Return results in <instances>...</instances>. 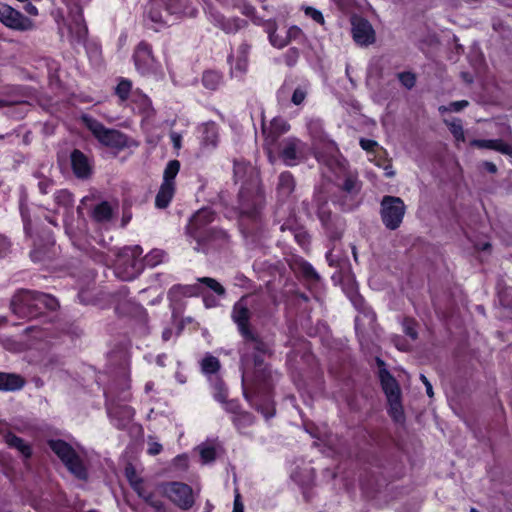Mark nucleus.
I'll list each match as a JSON object with an SVG mask.
<instances>
[{
	"instance_id": "f257e3e1",
	"label": "nucleus",
	"mask_w": 512,
	"mask_h": 512,
	"mask_svg": "<svg viewBox=\"0 0 512 512\" xmlns=\"http://www.w3.org/2000/svg\"><path fill=\"white\" fill-rule=\"evenodd\" d=\"M232 318L244 337L242 349V383L264 380L265 366L263 356L268 352V346L255 336L249 329L250 311L247 298L242 297L235 303Z\"/></svg>"
},
{
	"instance_id": "f03ea898",
	"label": "nucleus",
	"mask_w": 512,
	"mask_h": 512,
	"mask_svg": "<svg viewBox=\"0 0 512 512\" xmlns=\"http://www.w3.org/2000/svg\"><path fill=\"white\" fill-rule=\"evenodd\" d=\"M57 307L58 301L55 297L30 290H19L10 303L12 313L22 319H32L45 309L55 310Z\"/></svg>"
},
{
	"instance_id": "7ed1b4c3",
	"label": "nucleus",
	"mask_w": 512,
	"mask_h": 512,
	"mask_svg": "<svg viewBox=\"0 0 512 512\" xmlns=\"http://www.w3.org/2000/svg\"><path fill=\"white\" fill-rule=\"evenodd\" d=\"M196 7L191 0H150L148 17L158 25H170L181 16L194 17Z\"/></svg>"
},
{
	"instance_id": "20e7f679",
	"label": "nucleus",
	"mask_w": 512,
	"mask_h": 512,
	"mask_svg": "<svg viewBox=\"0 0 512 512\" xmlns=\"http://www.w3.org/2000/svg\"><path fill=\"white\" fill-rule=\"evenodd\" d=\"M214 219L215 213L210 208L198 210L190 219L187 232L197 241V246L194 248L196 251H205L202 243L208 242L214 238L225 237L223 231L207 228Z\"/></svg>"
},
{
	"instance_id": "39448f33",
	"label": "nucleus",
	"mask_w": 512,
	"mask_h": 512,
	"mask_svg": "<svg viewBox=\"0 0 512 512\" xmlns=\"http://www.w3.org/2000/svg\"><path fill=\"white\" fill-rule=\"evenodd\" d=\"M82 120L94 137L106 147L122 150L131 146H137V143L129 139L125 134L115 129L106 128L102 123L91 117L83 116Z\"/></svg>"
},
{
	"instance_id": "423d86ee",
	"label": "nucleus",
	"mask_w": 512,
	"mask_h": 512,
	"mask_svg": "<svg viewBox=\"0 0 512 512\" xmlns=\"http://www.w3.org/2000/svg\"><path fill=\"white\" fill-rule=\"evenodd\" d=\"M140 246L126 247L118 254L115 273L121 280L129 281L134 279L142 270L138 257L142 254Z\"/></svg>"
},
{
	"instance_id": "0eeeda50",
	"label": "nucleus",
	"mask_w": 512,
	"mask_h": 512,
	"mask_svg": "<svg viewBox=\"0 0 512 512\" xmlns=\"http://www.w3.org/2000/svg\"><path fill=\"white\" fill-rule=\"evenodd\" d=\"M406 213V205L400 197L384 196L380 203V216L383 224L390 230L400 227Z\"/></svg>"
},
{
	"instance_id": "6e6552de",
	"label": "nucleus",
	"mask_w": 512,
	"mask_h": 512,
	"mask_svg": "<svg viewBox=\"0 0 512 512\" xmlns=\"http://www.w3.org/2000/svg\"><path fill=\"white\" fill-rule=\"evenodd\" d=\"M59 459L79 480L88 479V462L84 455L80 454L77 450H54Z\"/></svg>"
},
{
	"instance_id": "1a4fd4ad",
	"label": "nucleus",
	"mask_w": 512,
	"mask_h": 512,
	"mask_svg": "<svg viewBox=\"0 0 512 512\" xmlns=\"http://www.w3.org/2000/svg\"><path fill=\"white\" fill-rule=\"evenodd\" d=\"M165 495L179 508L188 510L194 505L192 488L181 482H169L163 485Z\"/></svg>"
},
{
	"instance_id": "9d476101",
	"label": "nucleus",
	"mask_w": 512,
	"mask_h": 512,
	"mask_svg": "<svg viewBox=\"0 0 512 512\" xmlns=\"http://www.w3.org/2000/svg\"><path fill=\"white\" fill-rule=\"evenodd\" d=\"M308 148L297 138H287L281 142L280 157L287 166H294L306 159Z\"/></svg>"
},
{
	"instance_id": "9b49d317",
	"label": "nucleus",
	"mask_w": 512,
	"mask_h": 512,
	"mask_svg": "<svg viewBox=\"0 0 512 512\" xmlns=\"http://www.w3.org/2000/svg\"><path fill=\"white\" fill-rule=\"evenodd\" d=\"M0 21L9 28L16 30H30L33 22L12 7L0 5Z\"/></svg>"
},
{
	"instance_id": "f8f14e48",
	"label": "nucleus",
	"mask_w": 512,
	"mask_h": 512,
	"mask_svg": "<svg viewBox=\"0 0 512 512\" xmlns=\"http://www.w3.org/2000/svg\"><path fill=\"white\" fill-rule=\"evenodd\" d=\"M134 62L136 69L142 75H147L156 71L157 63L152 55L151 47L145 43H140L134 53Z\"/></svg>"
},
{
	"instance_id": "ddd939ff",
	"label": "nucleus",
	"mask_w": 512,
	"mask_h": 512,
	"mask_svg": "<svg viewBox=\"0 0 512 512\" xmlns=\"http://www.w3.org/2000/svg\"><path fill=\"white\" fill-rule=\"evenodd\" d=\"M351 300L353 305L359 310V314L355 317L356 331H364L367 328L373 329L376 320L375 313L366 306L361 296L355 295Z\"/></svg>"
},
{
	"instance_id": "4468645a",
	"label": "nucleus",
	"mask_w": 512,
	"mask_h": 512,
	"mask_svg": "<svg viewBox=\"0 0 512 512\" xmlns=\"http://www.w3.org/2000/svg\"><path fill=\"white\" fill-rule=\"evenodd\" d=\"M352 35L359 45H368L374 42V30L371 24L363 18L352 19Z\"/></svg>"
},
{
	"instance_id": "2eb2a0df",
	"label": "nucleus",
	"mask_w": 512,
	"mask_h": 512,
	"mask_svg": "<svg viewBox=\"0 0 512 512\" xmlns=\"http://www.w3.org/2000/svg\"><path fill=\"white\" fill-rule=\"evenodd\" d=\"M207 15L212 24L226 33H235L246 24L245 21L238 18L226 19L222 14L212 8L207 11Z\"/></svg>"
},
{
	"instance_id": "dca6fc26",
	"label": "nucleus",
	"mask_w": 512,
	"mask_h": 512,
	"mask_svg": "<svg viewBox=\"0 0 512 512\" xmlns=\"http://www.w3.org/2000/svg\"><path fill=\"white\" fill-rule=\"evenodd\" d=\"M377 364L379 367V378L381 381L382 388L386 394L387 400L400 397L401 391L395 378L384 368V362L377 358Z\"/></svg>"
},
{
	"instance_id": "f3484780",
	"label": "nucleus",
	"mask_w": 512,
	"mask_h": 512,
	"mask_svg": "<svg viewBox=\"0 0 512 512\" xmlns=\"http://www.w3.org/2000/svg\"><path fill=\"white\" fill-rule=\"evenodd\" d=\"M70 158L73 173L77 178L85 179L91 175L92 164L84 153L79 150H74Z\"/></svg>"
},
{
	"instance_id": "a211bd4d",
	"label": "nucleus",
	"mask_w": 512,
	"mask_h": 512,
	"mask_svg": "<svg viewBox=\"0 0 512 512\" xmlns=\"http://www.w3.org/2000/svg\"><path fill=\"white\" fill-rule=\"evenodd\" d=\"M249 51L250 46L243 43L238 47L236 53L230 56L232 74L241 76L247 71Z\"/></svg>"
},
{
	"instance_id": "6ab92c4d",
	"label": "nucleus",
	"mask_w": 512,
	"mask_h": 512,
	"mask_svg": "<svg viewBox=\"0 0 512 512\" xmlns=\"http://www.w3.org/2000/svg\"><path fill=\"white\" fill-rule=\"evenodd\" d=\"M109 416L118 428L127 427L133 420L134 410L130 406H111L108 408Z\"/></svg>"
},
{
	"instance_id": "aec40b11",
	"label": "nucleus",
	"mask_w": 512,
	"mask_h": 512,
	"mask_svg": "<svg viewBox=\"0 0 512 512\" xmlns=\"http://www.w3.org/2000/svg\"><path fill=\"white\" fill-rule=\"evenodd\" d=\"M201 145L206 148H215L218 144V127L214 122L202 124L199 127Z\"/></svg>"
},
{
	"instance_id": "412c9836",
	"label": "nucleus",
	"mask_w": 512,
	"mask_h": 512,
	"mask_svg": "<svg viewBox=\"0 0 512 512\" xmlns=\"http://www.w3.org/2000/svg\"><path fill=\"white\" fill-rule=\"evenodd\" d=\"M470 145L478 148L495 150L505 155H512V144L504 142L501 139H474L470 142Z\"/></svg>"
},
{
	"instance_id": "4be33fe9",
	"label": "nucleus",
	"mask_w": 512,
	"mask_h": 512,
	"mask_svg": "<svg viewBox=\"0 0 512 512\" xmlns=\"http://www.w3.org/2000/svg\"><path fill=\"white\" fill-rule=\"evenodd\" d=\"M71 23L69 31L77 41H83L87 35V27L85 25L81 9L76 8L75 12L71 10Z\"/></svg>"
},
{
	"instance_id": "5701e85b",
	"label": "nucleus",
	"mask_w": 512,
	"mask_h": 512,
	"mask_svg": "<svg viewBox=\"0 0 512 512\" xmlns=\"http://www.w3.org/2000/svg\"><path fill=\"white\" fill-rule=\"evenodd\" d=\"M176 191V185L162 183L155 197V206L165 209L169 206Z\"/></svg>"
},
{
	"instance_id": "b1692460",
	"label": "nucleus",
	"mask_w": 512,
	"mask_h": 512,
	"mask_svg": "<svg viewBox=\"0 0 512 512\" xmlns=\"http://www.w3.org/2000/svg\"><path fill=\"white\" fill-rule=\"evenodd\" d=\"M131 104L134 110H137L139 113L144 114L145 117H149L153 113L152 103L150 99L146 95L138 91H134L132 93Z\"/></svg>"
},
{
	"instance_id": "393cba45",
	"label": "nucleus",
	"mask_w": 512,
	"mask_h": 512,
	"mask_svg": "<svg viewBox=\"0 0 512 512\" xmlns=\"http://www.w3.org/2000/svg\"><path fill=\"white\" fill-rule=\"evenodd\" d=\"M24 383V379L17 374L0 372V390H19L24 386Z\"/></svg>"
},
{
	"instance_id": "a878e982",
	"label": "nucleus",
	"mask_w": 512,
	"mask_h": 512,
	"mask_svg": "<svg viewBox=\"0 0 512 512\" xmlns=\"http://www.w3.org/2000/svg\"><path fill=\"white\" fill-rule=\"evenodd\" d=\"M134 491L141 497L149 506L154 508L157 512L164 509L163 502L151 491H147L141 483L139 486L133 488Z\"/></svg>"
},
{
	"instance_id": "bb28decb",
	"label": "nucleus",
	"mask_w": 512,
	"mask_h": 512,
	"mask_svg": "<svg viewBox=\"0 0 512 512\" xmlns=\"http://www.w3.org/2000/svg\"><path fill=\"white\" fill-rule=\"evenodd\" d=\"M295 183L289 172H283L279 176L277 191L280 197L287 198L294 190Z\"/></svg>"
},
{
	"instance_id": "cd10ccee",
	"label": "nucleus",
	"mask_w": 512,
	"mask_h": 512,
	"mask_svg": "<svg viewBox=\"0 0 512 512\" xmlns=\"http://www.w3.org/2000/svg\"><path fill=\"white\" fill-rule=\"evenodd\" d=\"M113 208L107 201H103L95 206L92 217L98 222H106L112 218Z\"/></svg>"
},
{
	"instance_id": "c85d7f7f",
	"label": "nucleus",
	"mask_w": 512,
	"mask_h": 512,
	"mask_svg": "<svg viewBox=\"0 0 512 512\" xmlns=\"http://www.w3.org/2000/svg\"><path fill=\"white\" fill-rule=\"evenodd\" d=\"M389 415L397 423H403L405 420L404 410L401 403V396L388 399Z\"/></svg>"
},
{
	"instance_id": "c756f323",
	"label": "nucleus",
	"mask_w": 512,
	"mask_h": 512,
	"mask_svg": "<svg viewBox=\"0 0 512 512\" xmlns=\"http://www.w3.org/2000/svg\"><path fill=\"white\" fill-rule=\"evenodd\" d=\"M180 170V162L178 160H171L167 163L163 172L162 183L175 184V178Z\"/></svg>"
},
{
	"instance_id": "7c9ffc66",
	"label": "nucleus",
	"mask_w": 512,
	"mask_h": 512,
	"mask_svg": "<svg viewBox=\"0 0 512 512\" xmlns=\"http://www.w3.org/2000/svg\"><path fill=\"white\" fill-rule=\"evenodd\" d=\"M201 369L205 375H215L220 369V362L216 357L208 355L201 361Z\"/></svg>"
},
{
	"instance_id": "2f4dec72",
	"label": "nucleus",
	"mask_w": 512,
	"mask_h": 512,
	"mask_svg": "<svg viewBox=\"0 0 512 512\" xmlns=\"http://www.w3.org/2000/svg\"><path fill=\"white\" fill-rule=\"evenodd\" d=\"M213 387L214 399L220 403H224L227 398V389L222 380L218 377L210 378Z\"/></svg>"
},
{
	"instance_id": "473e14b6",
	"label": "nucleus",
	"mask_w": 512,
	"mask_h": 512,
	"mask_svg": "<svg viewBox=\"0 0 512 512\" xmlns=\"http://www.w3.org/2000/svg\"><path fill=\"white\" fill-rule=\"evenodd\" d=\"M166 254L163 250L153 249L145 257L144 263L148 267H155L165 260Z\"/></svg>"
},
{
	"instance_id": "72a5a7b5",
	"label": "nucleus",
	"mask_w": 512,
	"mask_h": 512,
	"mask_svg": "<svg viewBox=\"0 0 512 512\" xmlns=\"http://www.w3.org/2000/svg\"><path fill=\"white\" fill-rule=\"evenodd\" d=\"M203 85L210 90H215L221 84V75L215 71H206L202 78Z\"/></svg>"
},
{
	"instance_id": "f704fd0d",
	"label": "nucleus",
	"mask_w": 512,
	"mask_h": 512,
	"mask_svg": "<svg viewBox=\"0 0 512 512\" xmlns=\"http://www.w3.org/2000/svg\"><path fill=\"white\" fill-rule=\"evenodd\" d=\"M342 189L349 194L358 193L361 189V183L358 180V177L354 174L347 175L342 185Z\"/></svg>"
},
{
	"instance_id": "c9c22d12",
	"label": "nucleus",
	"mask_w": 512,
	"mask_h": 512,
	"mask_svg": "<svg viewBox=\"0 0 512 512\" xmlns=\"http://www.w3.org/2000/svg\"><path fill=\"white\" fill-rule=\"evenodd\" d=\"M48 445L50 448H75L78 447V443L72 437L62 438H51L48 440Z\"/></svg>"
},
{
	"instance_id": "e433bc0d",
	"label": "nucleus",
	"mask_w": 512,
	"mask_h": 512,
	"mask_svg": "<svg viewBox=\"0 0 512 512\" xmlns=\"http://www.w3.org/2000/svg\"><path fill=\"white\" fill-rule=\"evenodd\" d=\"M290 129V125L282 118H274L270 124V132L274 134V138L286 133Z\"/></svg>"
},
{
	"instance_id": "4c0bfd02",
	"label": "nucleus",
	"mask_w": 512,
	"mask_h": 512,
	"mask_svg": "<svg viewBox=\"0 0 512 512\" xmlns=\"http://www.w3.org/2000/svg\"><path fill=\"white\" fill-rule=\"evenodd\" d=\"M254 168L241 161H235L234 162V175L236 180H243L247 174H253Z\"/></svg>"
},
{
	"instance_id": "58836bf2",
	"label": "nucleus",
	"mask_w": 512,
	"mask_h": 512,
	"mask_svg": "<svg viewBox=\"0 0 512 512\" xmlns=\"http://www.w3.org/2000/svg\"><path fill=\"white\" fill-rule=\"evenodd\" d=\"M131 89L132 84L129 80H121L116 87V94L122 101L128 100L129 98L132 99V93L134 91H131Z\"/></svg>"
},
{
	"instance_id": "ea45409f",
	"label": "nucleus",
	"mask_w": 512,
	"mask_h": 512,
	"mask_svg": "<svg viewBox=\"0 0 512 512\" xmlns=\"http://www.w3.org/2000/svg\"><path fill=\"white\" fill-rule=\"evenodd\" d=\"M198 282L204 284L207 288L214 291L218 296L225 295V288L214 278L202 277L198 278Z\"/></svg>"
},
{
	"instance_id": "a19ab883",
	"label": "nucleus",
	"mask_w": 512,
	"mask_h": 512,
	"mask_svg": "<svg viewBox=\"0 0 512 512\" xmlns=\"http://www.w3.org/2000/svg\"><path fill=\"white\" fill-rule=\"evenodd\" d=\"M54 199L57 205L68 208L73 204L72 194L67 190H59L55 193Z\"/></svg>"
},
{
	"instance_id": "79ce46f5",
	"label": "nucleus",
	"mask_w": 512,
	"mask_h": 512,
	"mask_svg": "<svg viewBox=\"0 0 512 512\" xmlns=\"http://www.w3.org/2000/svg\"><path fill=\"white\" fill-rule=\"evenodd\" d=\"M450 132L454 136L455 140L458 142H464L465 141V134L463 130L462 123L459 119H455L451 122H446Z\"/></svg>"
},
{
	"instance_id": "37998d69",
	"label": "nucleus",
	"mask_w": 512,
	"mask_h": 512,
	"mask_svg": "<svg viewBox=\"0 0 512 512\" xmlns=\"http://www.w3.org/2000/svg\"><path fill=\"white\" fill-rule=\"evenodd\" d=\"M124 473L132 488H135L143 483V480L137 476L136 469L132 463L126 464Z\"/></svg>"
},
{
	"instance_id": "c03bdc74",
	"label": "nucleus",
	"mask_w": 512,
	"mask_h": 512,
	"mask_svg": "<svg viewBox=\"0 0 512 512\" xmlns=\"http://www.w3.org/2000/svg\"><path fill=\"white\" fill-rule=\"evenodd\" d=\"M233 422L235 423L238 429H242L253 424L254 418L248 412H240L239 414L233 417Z\"/></svg>"
},
{
	"instance_id": "a18cd8bd",
	"label": "nucleus",
	"mask_w": 512,
	"mask_h": 512,
	"mask_svg": "<svg viewBox=\"0 0 512 512\" xmlns=\"http://www.w3.org/2000/svg\"><path fill=\"white\" fill-rule=\"evenodd\" d=\"M3 441L12 448H29V445L24 444L21 438L15 436L11 432H5L3 434Z\"/></svg>"
},
{
	"instance_id": "49530a36",
	"label": "nucleus",
	"mask_w": 512,
	"mask_h": 512,
	"mask_svg": "<svg viewBox=\"0 0 512 512\" xmlns=\"http://www.w3.org/2000/svg\"><path fill=\"white\" fill-rule=\"evenodd\" d=\"M308 93L307 86H298L294 89L292 96H291V102L294 105H301L304 100L306 99Z\"/></svg>"
},
{
	"instance_id": "de8ad7c7",
	"label": "nucleus",
	"mask_w": 512,
	"mask_h": 512,
	"mask_svg": "<svg viewBox=\"0 0 512 512\" xmlns=\"http://www.w3.org/2000/svg\"><path fill=\"white\" fill-rule=\"evenodd\" d=\"M468 105V101L461 100L455 101L449 104V106H441L439 108L440 112H459L464 109Z\"/></svg>"
},
{
	"instance_id": "09e8293b",
	"label": "nucleus",
	"mask_w": 512,
	"mask_h": 512,
	"mask_svg": "<svg viewBox=\"0 0 512 512\" xmlns=\"http://www.w3.org/2000/svg\"><path fill=\"white\" fill-rule=\"evenodd\" d=\"M499 300L505 307L512 308V289L507 287L499 292Z\"/></svg>"
},
{
	"instance_id": "8fccbe9b",
	"label": "nucleus",
	"mask_w": 512,
	"mask_h": 512,
	"mask_svg": "<svg viewBox=\"0 0 512 512\" xmlns=\"http://www.w3.org/2000/svg\"><path fill=\"white\" fill-rule=\"evenodd\" d=\"M304 12H305L306 16L312 18L315 22H317L321 25L324 24V22H325L324 17L319 10H317L313 7H306L304 9Z\"/></svg>"
},
{
	"instance_id": "3c124183",
	"label": "nucleus",
	"mask_w": 512,
	"mask_h": 512,
	"mask_svg": "<svg viewBox=\"0 0 512 512\" xmlns=\"http://www.w3.org/2000/svg\"><path fill=\"white\" fill-rule=\"evenodd\" d=\"M271 44L277 48H283L288 44L287 37H279V35L273 31L269 34Z\"/></svg>"
},
{
	"instance_id": "603ef678",
	"label": "nucleus",
	"mask_w": 512,
	"mask_h": 512,
	"mask_svg": "<svg viewBox=\"0 0 512 512\" xmlns=\"http://www.w3.org/2000/svg\"><path fill=\"white\" fill-rule=\"evenodd\" d=\"M404 332L410 336L413 340L417 338L416 324L411 319H406L403 322Z\"/></svg>"
},
{
	"instance_id": "864d4df0",
	"label": "nucleus",
	"mask_w": 512,
	"mask_h": 512,
	"mask_svg": "<svg viewBox=\"0 0 512 512\" xmlns=\"http://www.w3.org/2000/svg\"><path fill=\"white\" fill-rule=\"evenodd\" d=\"M399 80L406 88H412L415 85V76L409 72L399 74Z\"/></svg>"
},
{
	"instance_id": "5fc2aeb1",
	"label": "nucleus",
	"mask_w": 512,
	"mask_h": 512,
	"mask_svg": "<svg viewBox=\"0 0 512 512\" xmlns=\"http://www.w3.org/2000/svg\"><path fill=\"white\" fill-rule=\"evenodd\" d=\"M174 466L181 470H185L188 467V456L187 454H181L174 458Z\"/></svg>"
},
{
	"instance_id": "6e6d98bb",
	"label": "nucleus",
	"mask_w": 512,
	"mask_h": 512,
	"mask_svg": "<svg viewBox=\"0 0 512 512\" xmlns=\"http://www.w3.org/2000/svg\"><path fill=\"white\" fill-rule=\"evenodd\" d=\"M223 404L225 405L224 406L225 409L228 412L234 414V416H236L237 414L240 413V411H239V404L236 401H233V400L232 401H226L225 400V402Z\"/></svg>"
},
{
	"instance_id": "4d7b16f0",
	"label": "nucleus",
	"mask_w": 512,
	"mask_h": 512,
	"mask_svg": "<svg viewBox=\"0 0 512 512\" xmlns=\"http://www.w3.org/2000/svg\"><path fill=\"white\" fill-rule=\"evenodd\" d=\"M204 463L211 462L216 458V450H200Z\"/></svg>"
},
{
	"instance_id": "13d9d810",
	"label": "nucleus",
	"mask_w": 512,
	"mask_h": 512,
	"mask_svg": "<svg viewBox=\"0 0 512 512\" xmlns=\"http://www.w3.org/2000/svg\"><path fill=\"white\" fill-rule=\"evenodd\" d=\"M21 215H22V219L24 222V230H25L26 234H30V230H31L30 218L28 216L27 211L24 210L23 208H21Z\"/></svg>"
},
{
	"instance_id": "bf43d9fd",
	"label": "nucleus",
	"mask_w": 512,
	"mask_h": 512,
	"mask_svg": "<svg viewBox=\"0 0 512 512\" xmlns=\"http://www.w3.org/2000/svg\"><path fill=\"white\" fill-rule=\"evenodd\" d=\"M232 512H244V505L241 501V496L237 492L234 498V506Z\"/></svg>"
},
{
	"instance_id": "052dcab7",
	"label": "nucleus",
	"mask_w": 512,
	"mask_h": 512,
	"mask_svg": "<svg viewBox=\"0 0 512 512\" xmlns=\"http://www.w3.org/2000/svg\"><path fill=\"white\" fill-rule=\"evenodd\" d=\"M377 145V143L373 140H370V139H361L360 140V146L366 150V151H371L373 150V148Z\"/></svg>"
},
{
	"instance_id": "680f3d73",
	"label": "nucleus",
	"mask_w": 512,
	"mask_h": 512,
	"mask_svg": "<svg viewBox=\"0 0 512 512\" xmlns=\"http://www.w3.org/2000/svg\"><path fill=\"white\" fill-rule=\"evenodd\" d=\"M170 139H171L175 149H180L181 148L182 137H181V135L179 133L172 132L170 134Z\"/></svg>"
},
{
	"instance_id": "e2e57ef3",
	"label": "nucleus",
	"mask_w": 512,
	"mask_h": 512,
	"mask_svg": "<svg viewBox=\"0 0 512 512\" xmlns=\"http://www.w3.org/2000/svg\"><path fill=\"white\" fill-rule=\"evenodd\" d=\"M420 379L421 381L423 382V384L425 385L426 387V393L429 397H433L434 393H433V388H432V385L431 383L429 382V380L426 378L425 375L421 374L420 375Z\"/></svg>"
},
{
	"instance_id": "0e129e2a",
	"label": "nucleus",
	"mask_w": 512,
	"mask_h": 512,
	"mask_svg": "<svg viewBox=\"0 0 512 512\" xmlns=\"http://www.w3.org/2000/svg\"><path fill=\"white\" fill-rule=\"evenodd\" d=\"M203 302L206 308H212L217 306V300L212 296H203Z\"/></svg>"
},
{
	"instance_id": "69168bd1",
	"label": "nucleus",
	"mask_w": 512,
	"mask_h": 512,
	"mask_svg": "<svg viewBox=\"0 0 512 512\" xmlns=\"http://www.w3.org/2000/svg\"><path fill=\"white\" fill-rule=\"evenodd\" d=\"M303 271L305 273V275L307 277H310V278H318V275L316 273V271L313 269L312 266L310 265H304L303 267Z\"/></svg>"
},
{
	"instance_id": "338daca9",
	"label": "nucleus",
	"mask_w": 512,
	"mask_h": 512,
	"mask_svg": "<svg viewBox=\"0 0 512 512\" xmlns=\"http://www.w3.org/2000/svg\"><path fill=\"white\" fill-rule=\"evenodd\" d=\"M9 247V243L5 238H1V245H0V258L4 257L7 254Z\"/></svg>"
},
{
	"instance_id": "774afa93",
	"label": "nucleus",
	"mask_w": 512,
	"mask_h": 512,
	"mask_svg": "<svg viewBox=\"0 0 512 512\" xmlns=\"http://www.w3.org/2000/svg\"><path fill=\"white\" fill-rule=\"evenodd\" d=\"M300 34H301V30L298 27L293 26L288 30L286 37L289 40V38H292V37L295 38V37L299 36Z\"/></svg>"
}]
</instances>
